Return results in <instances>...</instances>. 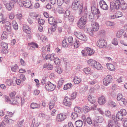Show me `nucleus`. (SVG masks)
<instances>
[{"label":"nucleus","mask_w":127,"mask_h":127,"mask_svg":"<svg viewBox=\"0 0 127 127\" xmlns=\"http://www.w3.org/2000/svg\"><path fill=\"white\" fill-rule=\"evenodd\" d=\"M74 34L80 39L84 41H87V38L84 34H82L80 32H75Z\"/></svg>","instance_id":"obj_7"},{"label":"nucleus","mask_w":127,"mask_h":127,"mask_svg":"<svg viewBox=\"0 0 127 127\" xmlns=\"http://www.w3.org/2000/svg\"><path fill=\"white\" fill-rule=\"evenodd\" d=\"M74 110L76 113L79 114L81 112V108L79 106H75L74 108Z\"/></svg>","instance_id":"obj_34"},{"label":"nucleus","mask_w":127,"mask_h":127,"mask_svg":"<svg viewBox=\"0 0 127 127\" xmlns=\"http://www.w3.org/2000/svg\"><path fill=\"white\" fill-rule=\"evenodd\" d=\"M124 2V0H115L114 3L110 4V9L112 11H114L115 10H118L120 8L121 4Z\"/></svg>","instance_id":"obj_2"},{"label":"nucleus","mask_w":127,"mask_h":127,"mask_svg":"<svg viewBox=\"0 0 127 127\" xmlns=\"http://www.w3.org/2000/svg\"><path fill=\"white\" fill-rule=\"evenodd\" d=\"M5 29L6 31L5 32L8 34H10L11 32V26H8V27H5Z\"/></svg>","instance_id":"obj_30"},{"label":"nucleus","mask_w":127,"mask_h":127,"mask_svg":"<svg viewBox=\"0 0 127 127\" xmlns=\"http://www.w3.org/2000/svg\"><path fill=\"white\" fill-rule=\"evenodd\" d=\"M48 21L49 24L51 25L56 24L61 22V20H59L58 21H56L55 18L52 16H51L49 18Z\"/></svg>","instance_id":"obj_10"},{"label":"nucleus","mask_w":127,"mask_h":127,"mask_svg":"<svg viewBox=\"0 0 127 127\" xmlns=\"http://www.w3.org/2000/svg\"><path fill=\"white\" fill-rule=\"evenodd\" d=\"M89 17L90 20L91 22H93L94 20V14L93 13H91L89 14Z\"/></svg>","instance_id":"obj_40"},{"label":"nucleus","mask_w":127,"mask_h":127,"mask_svg":"<svg viewBox=\"0 0 127 127\" xmlns=\"http://www.w3.org/2000/svg\"><path fill=\"white\" fill-rule=\"evenodd\" d=\"M67 40L68 42L70 43H72L73 42V39L72 36H70L68 37Z\"/></svg>","instance_id":"obj_61"},{"label":"nucleus","mask_w":127,"mask_h":127,"mask_svg":"<svg viewBox=\"0 0 127 127\" xmlns=\"http://www.w3.org/2000/svg\"><path fill=\"white\" fill-rule=\"evenodd\" d=\"M124 32V31L123 29H121L117 32L116 34V36L118 38H120Z\"/></svg>","instance_id":"obj_29"},{"label":"nucleus","mask_w":127,"mask_h":127,"mask_svg":"<svg viewBox=\"0 0 127 127\" xmlns=\"http://www.w3.org/2000/svg\"><path fill=\"white\" fill-rule=\"evenodd\" d=\"M2 23H5V27H8V26H11V23L9 21L5 22V21H2Z\"/></svg>","instance_id":"obj_47"},{"label":"nucleus","mask_w":127,"mask_h":127,"mask_svg":"<svg viewBox=\"0 0 127 127\" xmlns=\"http://www.w3.org/2000/svg\"><path fill=\"white\" fill-rule=\"evenodd\" d=\"M81 79L78 77H75L73 79L74 82L76 84H77L79 83L81 81Z\"/></svg>","instance_id":"obj_28"},{"label":"nucleus","mask_w":127,"mask_h":127,"mask_svg":"<svg viewBox=\"0 0 127 127\" xmlns=\"http://www.w3.org/2000/svg\"><path fill=\"white\" fill-rule=\"evenodd\" d=\"M124 36L125 42L123 40H121L120 41V43L125 45L127 46V37L126 34L124 35ZM124 51L125 53L127 55V50H124Z\"/></svg>","instance_id":"obj_16"},{"label":"nucleus","mask_w":127,"mask_h":127,"mask_svg":"<svg viewBox=\"0 0 127 127\" xmlns=\"http://www.w3.org/2000/svg\"><path fill=\"white\" fill-rule=\"evenodd\" d=\"M107 67L108 69L110 70L113 71L114 70L115 68L114 66L111 63H108L106 64Z\"/></svg>","instance_id":"obj_26"},{"label":"nucleus","mask_w":127,"mask_h":127,"mask_svg":"<svg viewBox=\"0 0 127 127\" xmlns=\"http://www.w3.org/2000/svg\"><path fill=\"white\" fill-rule=\"evenodd\" d=\"M12 80L11 79H6L5 82L6 84V85L9 86H10L12 83Z\"/></svg>","instance_id":"obj_43"},{"label":"nucleus","mask_w":127,"mask_h":127,"mask_svg":"<svg viewBox=\"0 0 127 127\" xmlns=\"http://www.w3.org/2000/svg\"><path fill=\"white\" fill-rule=\"evenodd\" d=\"M97 105L96 104H95L92 105L91 106V109L93 110H97L101 114H102L103 113V111L101 110V109L99 108H96Z\"/></svg>","instance_id":"obj_19"},{"label":"nucleus","mask_w":127,"mask_h":127,"mask_svg":"<svg viewBox=\"0 0 127 127\" xmlns=\"http://www.w3.org/2000/svg\"><path fill=\"white\" fill-rule=\"evenodd\" d=\"M106 23L108 26H112L115 25V23L114 22L108 21H106Z\"/></svg>","instance_id":"obj_60"},{"label":"nucleus","mask_w":127,"mask_h":127,"mask_svg":"<svg viewBox=\"0 0 127 127\" xmlns=\"http://www.w3.org/2000/svg\"><path fill=\"white\" fill-rule=\"evenodd\" d=\"M123 3L121 4L120 8L121 7V8L123 10H125L126 9L127 7V4L124 2H123Z\"/></svg>","instance_id":"obj_42"},{"label":"nucleus","mask_w":127,"mask_h":127,"mask_svg":"<svg viewBox=\"0 0 127 127\" xmlns=\"http://www.w3.org/2000/svg\"><path fill=\"white\" fill-rule=\"evenodd\" d=\"M88 99L89 101L92 104L94 103L95 101V98L90 95H88Z\"/></svg>","instance_id":"obj_22"},{"label":"nucleus","mask_w":127,"mask_h":127,"mask_svg":"<svg viewBox=\"0 0 127 127\" xmlns=\"http://www.w3.org/2000/svg\"><path fill=\"white\" fill-rule=\"evenodd\" d=\"M64 9L62 7H59L58 8V12L60 14H62L64 12Z\"/></svg>","instance_id":"obj_55"},{"label":"nucleus","mask_w":127,"mask_h":127,"mask_svg":"<svg viewBox=\"0 0 127 127\" xmlns=\"http://www.w3.org/2000/svg\"><path fill=\"white\" fill-rule=\"evenodd\" d=\"M97 83V81L95 80H91L88 82V84L91 85H94Z\"/></svg>","instance_id":"obj_63"},{"label":"nucleus","mask_w":127,"mask_h":127,"mask_svg":"<svg viewBox=\"0 0 127 127\" xmlns=\"http://www.w3.org/2000/svg\"><path fill=\"white\" fill-rule=\"evenodd\" d=\"M10 102L11 103L13 104H17L18 103H19V100H18L13 99H12L11 100H10Z\"/></svg>","instance_id":"obj_45"},{"label":"nucleus","mask_w":127,"mask_h":127,"mask_svg":"<svg viewBox=\"0 0 127 127\" xmlns=\"http://www.w3.org/2000/svg\"><path fill=\"white\" fill-rule=\"evenodd\" d=\"M91 10L92 13L94 14H99L100 13L99 10L94 6H93L91 7Z\"/></svg>","instance_id":"obj_15"},{"label":"nucleus","mask_w":127,"mask_h":127,"mask_svg":"<svg viewBox=\"0 0 127 127\" xmlns=\"http://www.w3.org/2000/svg\"><path fill=\"white\" fill-rule=\"evenodd\" d=\"M8 34L5 32H4L2 34L1 36L2 39H6L7 37Z\"/></svg>","instance_id":"obj_35"},{"label":"nucleus","mask_w":127,"mask_h":127,"mask_svg":"<svg viewBox=\"0 0 127 127\" xmlns=\"http://www.w3.org/2000/svg\"><path fill=\"white\" fill-rule=\"evenodd\" d=\"M55 103L54 102H50L49 104V108L50 109H51L53 108L54 105Z\"/></svg>","instance_id":"obj_48"},{"label":"nucleus","mask_w":127,"mask_h":127,"mask_svg":"<svg viewBox=\"0 0 127 127\" xmlns=\"http://www.w3.org/2000/svg\"><path fill=\"white\" fill-rule=\"evenodd\" d=\"M54 62L55 64L59 65L60 64V61L58 58H56L54 59Z\"/></svg>","instance_id":"obj_41"},{"label":"nucleus","mask_w":127,"mask_h":127,"mask_svg":"<svg viewBox=\"0 0 127 127\" xmlns=\"http://www.w3.org/2000/svg\"><path fill=\"white\" fill-rule=\"evenodd\" d=\"M38 22L39 24L43 25L44 24L45 21L44 19H39Z\"/></svg>","instance_id":"obj_58"},{"label":"nucleus","mask_w":127,"mask_h":127,"mask_svg":"<svg viewBox=\"0 0 127 127\" xmlns=\"http://www.w3.org/2000/svg\"><path fill=\"white\" fill-rule=\"evenodd\" d=\"M95 61L92 59H90L88 61V63L90 66L93 68L96 62Z\"/></svg>","instance_id":"obj_25"},{"label":"nucleus","mask_w":127,"mask_h":127,"mask_svg":"<svg viewBox=\"0 0 127 127\" xmlns=\"http://www.w3.org/2000/svg\"><path fill=\"white\" fill-rule=\"evenodd\" d=\"M108 127H120V125L119 123L117 124H113L112 122L109 121L108 123Z\"/></svg>","instance_id":"obj_18"},{"label":"nucleus","mask_w":127,"mask_h":127,"mask_svg":"<svg viewBox=\"0 0 127 127\" xmlns=\"http://www.w3.org/2000/svg\"><path fill=\"white\" fill-rule=\"evenodd\" d=\"M21 3H23V5L22 6H20L22 7L24 6L26 8L30 7L31 6V3L30 0H24V2H22Z\"/></svg>","instance_id":"obj_12"},{"label":"nucleus","mask_w":127,"mask_h":127,"mask_svg":"<svg viewBox=\"0 0 127 127\" xmlns=\"http://www.w3.org/2000/svg\"><path fill=\"white\" fill-rule=\"evenodd\" d=\"M83 124V122L80 120H77L75 122V123L76 127H82Z\"/></svg>","instance_id":"obj_21"},{"label":"nucleus","mask_w":127,"mask_h":127,"mask_svg":"<svg viewBox=\"0 0 127 127\" xmlns=\"http://www.w3.org/2000/svg\"><path fill=\"white\" fill-rule=\"evenodd\" d=\"M70 12L69 10H67L65 11L64 14V17H68L69 16Z\"/></svg>","instance_id":"obj_56"},{"label":"nucleus","mask_w":127,"mask_h":127,"mask_svg":"<svg viewBox=\"0 0 127 127\" xmlns=\"http://www.w3.org/2000/svg\"><path fill=\"white\" fill-rule=\"evenodd\" d=\"M18 68V66L17 64H15L14 66H12L11 67V69L13 72H16L17 69Z\"/></svg>","instance_id":"obj_50"},{"label":"nucleus","mask_w":127,"mask_h":127,"mask_svg":"<svg viewBox=\"0 0 127 127\" xmlns=\"http://www.w3.org/2000/svg\"><path fill=\"white\" fill-rule=\"evenodd\" d=\"M72 86V84L70 83H68L64 85L63 89L64 90H66L70 89Z\"/></svg>","instance_id":"obj_33"},{"label":"nucleus","mask_w":127,"mask_h":127,"mask_svg":"<svg viewBox=\"0 0 127 127\" xmlns=\"http://www.w3.org/2000/svg\"><path fill=\"white\" fill-rule=\"evenodd\" d=\"M83 4H81L79 8V14L82 15L78 23V26L80 29H82L85 27L87 20V14L83 11Z\"/></svg>","instance_id":"obj_1"},{"label":"nucleus","mask_w":127,"mask_h":127,"mask_svg":"<svg viewBox=\"0 0 127 127\" xmlns=\"http://www.w3.org/2000/svg\"><path fill=\"white\" fill-rule=\"evenodd\" d=\"M72 100L70 98L68 97H65L63 101L64 104L66 106H69L72 103Z\"/></svg>","instance_id":"obj_9"},{"label":"nucleus","mask_w":127,"mask_h":127,"mask_svg":"<svg viewBox=\"0 0 127 127\" xmlns=\"http://www.w3.org/2000/svg\"><path fill=\"white\" fill-rule=\"evenodd\" d=\"M0 48H2L4 49H7L8 48L7 44L4 42H2L0 44Z\"/></svg>","instance_id":"obj_32"},{"label":"nucleus","mask_w":127,"mask_h":127,"mask_svg":"<svg viewBox=\"0 0 127 127\" xmlns=\"http://www.w3.org/2000/svg\"><path fill=\"white\" fill-rule=\"evenodd\" d=\"M97 44L100 48H105L107 45L106 41L103 39H100L97 42Z\"/></svg>","instance_id":"obj_4"},{"label":"nucleus","mask_w":127,"mask_h":127,"mask_svg":"<svg viewBox=\"0 0 127 127\" xmlns=\"http://www.w3.org/2000/svg\"><path fill=\"white\" fill-rule=\"evenodd\" d=\"M31 46L32 48H37L38 47V45L36 43H32L31 44Z\"/></svg>","instance_id":"obj_59"},{"label":"nucleus","mask_w":127,"mask_h":127,"mask_svg":"<svg viewBox=\"0 0 127 127\" xmlns=\"http://www.w3.org/2000/svg\"><path fill=\"white\" fill-rule=\"evenodd\" d=\"M83 70L85 73L86 74H89L91 72V69L89 67L84 68L83 69Z\"/></svg>","instance_id":"obj_37"},{"label":"nucleus","mask_w":127,"mask_h":127,"mask_svg":"<svg viewBox=\"0 0 127 127\" xmlns=\"http://www.w3.org/2000/svg\"><path fill=\"white\" fill-rule=\"evenodd\" d=\"M37 14L34 12H32L30 14V16L33 19L37 17Z\"/></svg>","instance_id":"obj_62"},{"label":"nucleus","mask_w":127,"mask_h":127,"mask_svg":"<svg viewBox=\"0 0 127 127\" xmlns=\"http://www.w3.org/2000/svg\"><path fill=\"white\" fill-rule=\"evenodd\" d=\"M86 52H87L86 53L88 56H91L94 54L95 51L93 49L89 47H87L86 48Z\"/></svg>","instance_id":"obj_17"},{"label":"nucleus","mask_w":127,"mask_h":127,"mask_svg":"<svg viewBox=\"0 0 127 127\" xmlns=\"http://www.w3.org/2000/svg\"><path fill=\"white\" fill-rule=\"evenodd\" d=\"M67 118L66 114L65 113H61L58 114L56 118L58 122H61L63 121Z\"/></svg>","instance_id":"obj_6"},{"label":"nucleus","mask_w":127,"mask_h":127,"mask_svg":"<svg viewBox=\"0 0 127 127\" xmlns=\"http://www.w3.org/2000/svg\"><path fill=\"white\" fill-rule=\"evenodd\" d=\"M51 29V30L52 32H54L56 29V24H53Z\"/></svg>","instance_id":"obj_54"},{"label":"nucleus","mask_w":127,"mask_h":127,"mask_svg":"<svg viewBox=\"0 0 127 127\" xmlns=\"http://www.w3.org/2000/svg\"><path fill=\"white\" fill-rule=\"evenodd\" d=\"M92 25L93 31L95 32L98 30L99 29V25L96 22L92 23Z\"/></svg>","instance_id":"obj_13"},{"label":"nucleus","mask_w":127,"mask_h":127,"mask_svg":"<svg viewBox=\"0 0 127 127\" xmlns=\"http://www.w3.org/2000/svg\"><path fill=\"white\" fill-rule=\"evenodd\" d=\"M100 7L103 10H106L108 9V7L106 3L104 5L100 6Z\"/></svg>","instance_id":"obj_53"},{"label":"nucleus","mask_w":127,"mask_h":127,"mask_svg":"<svg viewBox=\"0 0 127 127\" xmlns=\"http://www.w3.org/2000/svg\"><path fill=\"white\" fill-rule=\"evenodd\" d=\"M23 31L27 34H30L31 32V30L29 27L26 25L23 26Z\"/></svg>","instance_id":"obj_14"},{"label":"nucleus","mask_w":127,"mask_h":127,"mask_svg":"<svg viewBox=\"0 0 127 127\" xmlns=\"http://www.w3.org/2000/svg\"><path fill=\"white\" fill-rule=\"evenodd\" d=\"M98 102L100 105L103 104L105 103V100L104 97L103 96H101L98 98Z\"/></svg>","instance_id":"obj_20"},{"label":"nucleus","mask_w":127,"mask_h":127,"mask_svg":"<svg viewBox=\"0 0 127 127\" xmlns=\"http://www.w3.org/2000/svg\"><path fill=\"white\" fill-rule=\"evenodd\" d=\"M56 85L48 81L45 85V88L47 91H53L55 89Z\"/></svg>","instance_id":"obj_3"},{"label":"nucleus","mask_w":127,"mask_h":127,"mask_svg":"<svg viewBox=\"0 0 127 127\" xmlns=\"http://www.w3.org/2000/svg\"><path fill=\"white\" fill-rule=\"evenodd\" d=\"M14 2L13 1L11 0L10 1L9 3H5L4 4L7 9L9 11H10L12 8L14 7Z\"/></svg>","instance_id":"obj_11"},{"label":"nucleus","mask_w":127,"mask_h":127,"mask_svg":"<svg viewBox=\"0 0 127 127\" xmlns=\"http://www.w3.org/2000/svg\"><path fill=\"white\" fill-rule=\"evenodd\" d=\"M74 47L75 48H77L80 46L79 41L78 40L76 39L74 43Z\"/></svg>","instance_id":"obj_38"},{"label":"nucleus","mask_w":127,"mask_h":127,"mask_svg":"<svg viewBox=\"0 0 127 127\" xmlns=\"http://www.w3.org/2000/svg\"><path fill=\"white\" fill-rule=\"evenodd\" d=\"M112 77L111 76L107 75L103 80V84L104 85L107 86L112 82Z\"/></svg>","instance_id":"obj_5"},{"label":"nucleus","mask_w":127,"mask_h":127,"mask_svg":"<svg viewBox=\"0 0 127 127\" xmlns=\"http://www.w3.org/2000/svg\"><path fill=\"white\" fill-rule=\"evenodd\" d=\"M16 94V93L15 92H12L10 94V96L11 98V100L13 99H14V98Z\"/></svg>","instance_id":"obj_49"},{"label":"nucleus","mask_w":127,"mask_h":127,"mask_svg":"<svg viewBox=\"0 0 127 127\" xmlns=\"http://www.w3.org/2000/svg\"><path fill=\"white\" fill-rule=\"evenodd\" d=\"M80 2L79 0H74L72 3V7L74 10L77 9L79 8H79L81 3L80 5Z\"/></svg>","instance_id":"obj_8"},{"label":"nucleus","mask_w":127,"mask_h":127,"mask_svg":"<svg viewBox=\"0 0 127 127\" xmlns=\"http://www.w3.org/2000/svg\"><path fill=\"white\" fill-rule=\"evenodd\" d=\"M78 115L77 113L73 112L72 113L71 117L73 119L75 120L78 117Z\"/></svg>","instance_id":"obj_39"},{"label":"nucleus","mask_w":127,"mask_h":127,"mask_svg":"<svg viewBox=\"0 0 127 127\" xmlns=\"http://www.w3.org/2000/svg\"><path fill=\"white\" fill-rule=\"evenodd\" d=\"M119 112L123 116H125L126 115L127 112L125 109H122Z\"/></svg>","instance_id":"obj_51"},{"label":"nucleus","mask_w":127,"mask_h":127,"mask_svg":"<svg viewBox=\"0 0 127 127\" xmlns=\"http://www.w3.org/2000/svg\"><path fill=\"white\" fill-rule=\"evenodd\" d=\"M77 95V93L76 92H74L71 95L70 97L71 99H75Z\"/></svg>","instance_id":"obj_52"},{"label":"nucleus","mask_w":127,"mask_h":127,"mask_svg":"<svg viewBox=\"0 0 127 127\" xmlns=\"http://www.w3.org/2000/svg\"><path fill=\"white\" fill-rule=\"evenodd\" d=\"M86 121L88 124L91 125L92 123V121L90 117H88L86 120Z\"/></svg>","instance_id":"obj_64"},{"label":"nucleus","mask_w":127,"mask_h":127,"mask_svg":"<svg viewBox=\"0 0 127 127\" xmlns=\"http://www.w3.org/2000/svg\"><path fill=\"white\" fill-rule=\"evenodd\" d=\"M12 24L13 28L16 30H17L18 28V26L16 21H13L12 22Z\"/></svg>","instance_id":"obj_36"},{"label":"nucleus","mask_w":127,"mask_h":127,"mask_svg":"<svg viewBox=\"0 0 127 127\" xmlns=\"http://www.w3.org/2000/svg\"><path fill=\"white\" fill-rule=\"evenodd\" d=\"M93 68H95L99 70L102 69V67L100 63L96 62L94 65Z\"/></svg>","instance_id":"obj_24"},{"label":"nucleus","mask_w":127,"mask_h":127,"mask_svg":"<svg viewBox=\"0 0 127 127\" xmlns=\"http://www.w3.org/2000/svg\"><path fill=\"white\" fill-rule=\"evenodd\" d=\"M116 118H117L118 121L122 120L123 119V116L119 111L116 114Z\"/></svg>","instance_id":"obj_27"},{"label":"nucleus","mask_w":127,"mask_h":127,"mask_svg":"<svg viewBox=\"0 0 127 127\" xmlns=\"http://www.w3.org/2000/svg\"><path fill=\"white\" fill-rule=\"evenodd\" d=\"M64 82V80L63 79L61 78L60 79L58 82V88L59 89L63 85Z\"/></svg>","instance_id":"obj_31"},{"label":"nucleus","mask_w":127,"mask_h":127,"mask_svg":"<svg viewBox=\"0 0 127 127\" xmlns=\"http://www.w3.org/2000/svg\"><path fill=\"white\" fill-rule=\"evenodd\" d=\"M24 122V120L18 122L17 124V126L18 127H22L23 126L22 124Z\"/></svg>","instance_id":"obj_57"},{"label":"nucleus","mask_w":127,"mask_h":127,"mask_svg":"<svg viewBox=\"0 0 127 127\" xmlns=\"http://www.w3.org/2000/svg\"><path fill=\"white\" fill-rule=\"evenodd\" d=\"M90 110V108L87 106H85L83 108V111L85 113L88 112Z\"/></svg>","instance_id":"obj_44"},{"label":"nucleus","mask_w":127,"mask_h":127,"mask_svg":"<svg viewBox=\"0 0 127 127\" xmlns=\"http://www.w3.org/2000/svg\"><path fill=\"white\" fill-rule=\"evenodd\" d=\"M55 69V71L58 73L60 74L62 72V69L59 67L56 68Z\"/></svg>","instance_id":"obj_46"},{"label":"nucleus","mask_w":127,"mask_h":127,"mask_svg":"<svg viewBox=\"0 0 127 127\" xmlns=\"http://www.w3.org/2000/svg\"><path fill=\"white\" fill-rule=\"evenodd\" d=\"M40 107V104L32 103L31 104V108L34 109L35 108L39 109Z\"/></svg>","instance_id":"obj_23"}]
</instances>
